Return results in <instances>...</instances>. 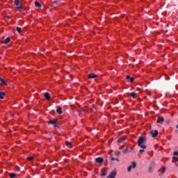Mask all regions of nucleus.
I'll return each instance as SVG.
<instances>
[{
  "mask_svg": "<svg viewBox=\"0 0 178 178\" xmlns=\"http://www.w3.org/2000/svg\"><path fill=\"white\" fill-rule=\"evenodd\" d=\"M9 42H10V38H6L5 40H1V44H9Z\"/></svg>",
  "mask_w": 178,
  "mask_h": 178,
  "instance_id": "obj_7",
  "label": "nucleus"
},
{
  "mask_svg": "<svg viewBox=\"0 0 178 178\" xmlns=\"http://www.w3.org/2000/svg\"><path fill=\"white\" fill-rule=\"evenodd\" d=\"M58 122L57 120H50L49 121L47 122L49 124H53L54 127H56V123Z\"/></svg>",
  "mask_w": 178,
  "mask_h": 178,
  "instance_id": "obj_3",
  "label": "nucleus"
},
{
  "mask_svg": "<svg viewBox=\"0 0 178 178\" xmlns=\"http://www.w3.org/2000/svg\"><path fill=\"white\" fill-rule=\"evenodd\" d=\"M102 177H104L106 176V168H102V174H101Z\"/></svg>",
  "mask_w": 178,
  "mask_h": 178,
  "instance_id": "obj_10",
  "label": "nucleus"
},
{
  "mask_svg": "<svg viewBox=\"0 0 178 178\" xmlns=\"http://www.w3.org/2000/svg\"><path fill=\"white\" fill-rule=\"evenodd\" d=\"M120 155V151H116L115 152V156H119Z\"/></svg>",
  "mask_w": 178,
  "mask_h": 178,
  "instance_id": "obj_27",
  "label": "nucleus"
},
{
  "mask_svg": "<svg viewBox=\"0 0 178 178\" xmlns=\"http://www.w3.org/2000/svg\"><path fill=\"white\" fill-rule=\"evenodd\" d=\"M148 172H149V173H152V167H149V168H148Z\"/></svg>",
  "mask_w": 178,
  "mask_h": 178,
  "instance_id": "obj_28",
  "label": "nucleus"
},
{
  "mask_svg": "<svg viewBox=\"0 0 178 178\" xmlns=\"http://www.w3.org/2000/svg\"><path fill=\"white\" fill-rule=\"evenodd\" d=\"M176 166H178V163H175Z\"/></svg>",
  "mask_w": 178,
  "mask_h": 178,
  "instance_id": "obj_36",
  "label": "nucleus"
},
{
  "mask_svg": "<svg viewBox=\"0 0 178 178\" xmlns=\"http://www.w3.org/2000/svg\"><path fill=\"white\" fill-rule=\"evenodd\" d=\"M126 79H127V80H130V79H131V77H130L129 75H127V76H126Z\"/></svg>",
  "mask_w": 178,
  "mask_h": 178,
  "instance_id": "obj_33",
  "label": "nucleus"
},
{
  "mask_svg": "<svg viewBox=\"0 0 178 178\" xmlns=\"http://www.w3.org/2000/svg\"><path fill=\"white\" fill-rule=\"evenodd\" d=\"M14 3L16 6H19L20 5V0H15Z\"/></svg>",
  "mask_w": 178,
  "mask_h": 178,
  "instance_id": "obj_18",
  "label": "nucleus"
},
{
  "mask_svg": "<svg viewBox=\"0 0 178 178\" xmlns=\"http://www.w3.org/2000/svg\"><path fill=\"white\" fill-rule=\"evenodd\" d=\"M164 121H165V119L163 118V117H159L156 120V123H159V124H163Z\"/></svg>",
  "mask_w": 178,
  "mask_h": 178,
  "instance_id": "obj_4",
  "label": "nucleus"
},
{
  "mask_svg": "<svg viewBox=\"0 0 178 178\" xmlns=\"http://www.w3.org/2000/svg\"><path fill=\"white\" fill-rule=\"evenodd\" d=\"M97 77V75L95 74H88V79H95Z\"/></svg>",
  "mask_w": 178,
  "mask_h": 178,
  "instance_id": "obj_13",
  "label": "nucleus"
},
{
  "mask_svg": "<svg viewBox=\"0 0 178 178\" xmlns=\"http://www.w3.org/2000/svg\"><path fill=\"white\" fill-rule=\"evenodd\" d=\"M131 151H134L133 147H130V149L129 150V152H131Z\"/></svg>",
  "mask_w": 178,
  "mask_h": 178,
  "instance_id": "obj_35",
  "label": "nucleus"
},
{
  "mask_svg": "<svg viewBox=\"0 0 178 178\" xmlns=\"http://www.w3.org/2000/svg\"><path fill=\"white\" fill-rule=\"evenodd\" d=\"M27 159L28 161H33V159H34V157H32V156L28 157Z\"/></svg>",
  "mask_w": 178,
  "mask_h": 178,
  "instance_id": "obj_30",
  "label": "nucleus"
},
{
  "mask_svg": "<svg viewBox=\"0 0 178 178\" xmlns=\"http://www.w3.org/2000/svg\"><path fill=\"white\" fill-rule=\"evenodd\" d=\"M56 112L57 113H58V115H62V108L59 107L58 108H57Z\"/></svg>",
  "mask_w": 178,
  "mask_h": 178,
  "instance_id": "obj_16",
  "label": "nucleus"
},
{
  "mask_svg": "<svg viewBox=\"0 0 178 178\" xmlns=\"http://www.w3.org/2000/svg\"><path fill=\"white\" fill-rule=\"evenodd\" d=\"M117 175H118V172L116 171L113 170L111 172H110V174L107 178H115V177H116Z\"/></svg>",
  "mask_w": 178,
  "mask_h": 178,
  "instance_id": "obj_2",
  "label": "nucleus"
},
{
  "mask_svg": "<svg viewBox=\"0 0 178 178\" xmlns=\"http://www.w3.org/2000/svg\"><path fill=\"white\" fill-rule=\"evenodd\" d=\"M136 166V162L132 161V165H129L127 168L128 172H131V168H133L134 169Z\"/></svg>",
  "mask_w": 178,
  "mask_h": 178,
  "instance_id": "obj_5",
  "label": "nucleus"
},
{
  "mask_svg": "<svg viewBox=\"0 0 178 178\" xmlns=\"http://www.w3.org/2000/svg\"><path fill=\"white\" fill-rule=\"evenodd\" d=\"M44 98H46L47 101H49V99H51V96L49 95V93L44 92Z\"/></svg>",
  "mask_w": 178,
  "mask_h": 178,
  "instance_id": "obj_11",
  "label": "nucleus"
},
{
  "mask_svg": "<svg viewBox=\"0 0 178 178\" xmlns=\"http://www.w3.org/2000/svg\"><path fill=\"white\" fill-rule=\"evenodd\" d=\"M8 86V83H6V81H5L4 79L0 78V86Z\"/></svg>",
  "mask_w": 178,
  "mask_h": 178,
  "instance_id": "obj_9",
  "label": "nucleus"
},
{
  "mask_svg": "<svg viewBox=\"0 0 178 178\" xmlns=\"http://www.w3.org/2000/svg\"><path fill=\"white\" fill-rule=\"evenodd\" d=\"M165 170H166V168L162 167V168L161 170V173L159 174V176H162V175H163V173H165Z\"/></svg>",
  "mask_w": 178,
  "mask_h": 178,
  "instance_id": "obj_15",
  "label": "nucleus"
},
{
  "mask_svg": "<svg viewBox=\"0 0 178 178\" xmlns=\"http://www.w3.org/2000/svg\"><path fill=\"white\" fill-rule=\"evenodd\" d=\"M129 81L131 83H133V81H134V77H131V79H129Z\"/></svg>",
  "mask_w": 178,
  "mask_h": 178,
  "instance_id": "obj_31",
  "label": "nucleus"
},
{
  "mask_svg": "<svg viewBox=\"0 0 178 178\" xmlns=\"http://www.w3.org/2000/svg\"><path fill=\"white\" fill-rule=\"evenodd\" d=\"M95 162L97 163H102V162H104V159H102V157H97L95 159Z\"/></svg>",
  "mask_w": 178,
  "mask_h": 178,
  "instance_id": "obj_8",
  "label": "nucleus"
},
{
  "mask_svg": "<svg viewBox=\"0 0 178 178\" xmlns=\"http://www.w3.org/2000/svg\"><path fill=\"white\" fill-rule=\"evenodd\" d=\"M158 133L159 132L157 130L150 131V134L152 135V137H153L154 138H155V137H157Z\"/></svg>",
  "mask_w": 178,
  "mask_h": 178,
  "instance_id": "obj_6",
  "label": "nucleus"
},
{
  "mask_svg": "<svg viewBox=\"0 0 178 178\" xmlns=\"http://www.w3.org/2000/svg\"><path fill=\"white\" fill-rule=\"evenodd\" d=\"M177 161H178V158L177 157L175 156V157L172 158V162L173 163L177 162Z\"/></svg>",
  "mask_w": 178,
  "mask_h": 178,
  "instance_id": "obj_22",
  "label": "nucleus"
},
{
  "mask_svg": "<svg viewBox=\"0 0 178 178\" xmlns=\"http://www.w3.org/2000/svg\"><path fill=\"white\" fill-rule=\"evenodd\" d=\"M177 129H178V124L176 126Z\"/></svg>",
  "mask_w": 178,
  "mask_h": 178,
  "instance_id": "obj_37",
  "label": "nucleus"
},
{
  "mask_svg": "<svg viewBox=\"0 0 178 178\" xmlns=\"http://www.w3.org/2000/svg\"><path fill=\"white\" fill-rule=\"evenodd\" d=\"M130 97L132 98H136V95H137V93L136 92H132L129 94Z\"/></svg>",
  "mask_w": 178,
  "mask_h": 178,
  "instance_id": "obj_14",
  "label": "nucleus"
},
{
  "mask_svg": "<svg viewBox=\"0 0 178 178\" xmlns=\"http://www.w3.org/2000/svg\"><path fill=\"white\" fill-rule=\"evenodd\" d=\"M138 91H140V92H143V89H141V88H138Z\"/></svg>",
  "mask_w": 178,
  "mask_h": 178,
  "instance_id": "obj_34",
  "label": "nucleus"
},
{
  "mask_svg": "<svg viewBox=\"0 0 178 178\" xmlns=\"http://www.w3.org/2000/svg\"><path fill=\"white\" fill-rule=\"evenodd\" d=\"M124 140H126V138H120L118 140V143H123V141H124Z\"/></svg>",
  "mask_w": 178,
  "mask_h": 178,
  "instance_id": "obj_19",
  "label": "nucleus"
},
{
  "mask_svg": "<svg viewBox=\"0 0 178 178\" xmlns=\"http://www.w3.org/2000/svg\"><path fill=\"white\" fill-rule=\"evenodd\" d=\"M111 161H117L118 162H119V161H120V160H119V159H115V157H111Z\"/></svg>",
  "mask_w": 178,
  "mask_h": 178,
  "instance_id": "obj_23",
  "label": "nucleus"
},
{
  "mask_svg": "<svg viewBox=\"0 0 178 178\" xmlns=\"http://www.w3.org/2000/svg\"><path fill=\"white\" fill-rule=\"evenodd\" d=\"M16 30L18 33H22V29L20 27H17Z\"/></svg>",
  "mask_w": 178,
  "mask_h": 178,
  "instance_id": "obj_25",
  "label": "nucleus"
},
{
  "mask_svg": "<svg viewBox=\"0 0 178 178\" xmlns=\"http://www.w3.org/2000/svg\"><path fill=\"white\" fill-rule=\"evenodd\" d=\"M145 141H147V138L145 136H140L138 139V145L140 148H143V149H145L147 148V146H145Z\"/></svg>",
  "mask_w": 178,
  "mask_h": 178,
  "instance_id": "obj_1",
  "label": "nucleus"
},
{
  "mask_svg": "<svg viewBox=\"0 0 178 178\" xmlns=\"http://www.w3.org/2000/svg\"><path fill=\"white\" fill-rule=\"evenodd\" d=\"M173 155H174L175 156H177V155H178V150L174 152H173Z\"/></svg>",
  "mask_w": 178,
  "mask_h": 178,
  "instance_id": "obj_29",
  "label": "nucleus"
},
{
  "mask_svg": "<svg viewBox=\"0 0 178 178\" xmlns=\"http://www.w3.org/2000/svg\"><path fill=\"white\" fill-rule=\"evenodd\" d=\"M9 176L10 178H15V177H16V174L11 172V173H10Z\"/></svg>",
  "mask_w": 178,
  "mask_h": 178,
  "instance_id": "obj_20",
  "label": "nucleus"
},
{
  "mask_svg": "<svg viewBox=\"0 0 178 178\" xmlns=\"http://www.w3.org/2000/svg\"><path fill=\"white\" fill-rule=\"evenodd\" d=\"M143 152H144V149L142 148L141 149L139 150V154H140V155H143Z\"/></svg>",
  "mask_w": 178,
  "mask_h": 178,
  "instance_id": "obj_26",
  "label": "nucleus"
},
{
  "mask_svg": "<svg viewBox=\"0 0 178 178\" xmlns=\"http://www.w3.org/2000/svg\"><path fill=\"white\" fill-rule=\"evenodd\" d=\"M65 145H72V143H71L70 142H69V141H67V142L65 143Z\"/></svg>",
  "mask_w": 178,
  "mask_h": 178,
  "instance_id": "obj_32",
  "label": "nucleus"
},
{
  "mask_svg": "<svg viewBox=\"0 0 178 178\" xmlns=\"http://www.w3.org/2000/svg\"><path fill=\"white\" fill-rule=\"evenodd\" d=\"M4 97H5V92H0V99H3Z\"/></svg>",
  "mask_w": 178,
  "mask_h": 178,
  "instance_id": "obj_17",
  "label": "nucleus"
},
{
  "mask_svg": "<svg viewBox=\"0 0 178 178\" xmlns=\"http://www.w3.org/2000/svg\"><path fill=\"white\" fill-rule=\"evenodd\" d=\"M123 154H127L129 152V148H126L125 149L123 150Z\"/></svg>",
  "mask_w": 178,
  "mask_h": 178,
  "instance_id": "obj_24",
  "label": "nucleus"
},
{
  "mask_svg": "<svg viewBox=\"0 0 178 178\" xmlns=\"http://www.w3.org/2000/svg\"><path fill=\"white\" fill-rule=\"evenodd\" d=\"M19 9H24V7H23V6H19L16 7V10H19Z\"/></svg>",
  "mask_w": 178,
  "mask_h": 178,
  "instance_id": "obj_21",
  "label": "nucleus"
},
{
  "mask_svg": "<svg viewBox=\"0 0 178 178\" xmlns=\"http://www.w3.org/2000/svg\"><path fill=\"white\" fill-rule=\"evenodd\" d=\"M35 6L36 8H39V9H41L42 7L41 3H40L38 1H35Z\"/></svg>",
  "mask_w": 178,
  "mask_h": 178,
  "instance_id": "obj_12",
  "label": "nucleus"
}]
</instances>
